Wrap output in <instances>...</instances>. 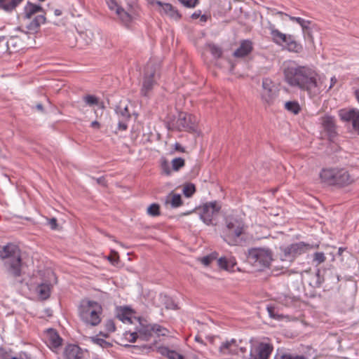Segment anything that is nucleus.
I'll use <instances>...</instances> for the list:
<instances>
[{
    "instance_id": "obj_30",
    "label": "nucleus",
    "mask_w": 359,
    "mask_h": 359,
    "mask_svg": "<svg viewBox=\"0 0 359 359\" xmlns=\"http://www.w3.org/2000/svg\"><path fill=\"white\" fill-rule=\"evenodd\" d=\"M285 15L287 16L291 21L295 22L297 24H299L303 30L309 29L311 21L305 20L300 17H294L287 14H285Z\"/></svg>"
},
{
    "instance_id": "obj_10",
    "label": "nucleus",
    "mask_w": 359,
    "mask_h": 359,
    "mask_svg": "<svg viewBox=\"0 0 359 359\" xmlns=\"http://www.w3.org/2000/svg\"><path fill=\"white\" fill-rule=\"evenodd\" d=\"M220 207L216 201L205 203L198 209L200 219L206 225L213 224V219L218 214Z\"/></svg>"
},
{
    "instance_id": "obj_53",
    "label": "nucleus",
    "mask_w": 359,
    "mask_h": 359,
    "mask_svg": "<svg viewBox=\"0 0 359 359\" xmlns=\"http://www.w3.org/2000/svg\"><path fill=\"white\" fill-rule=\"evenodd\" d=\"M11 359H30V357L25 352H20L17 356H13Z\"/></svg>"
},
{
    "instance_id": "obj_27",
    "label": "nucleus",
    "mask_w": 359,
    "mask_h": 359,
    "mask_svg": "<svg viewBox=\"0 0 359 359\" xmlns=\"http://www.w3.org/2000/svg\"><path fill=\"white\" fill-rule=\"evenodd\" d=\"M322 125L323 128L329 133H332L335 130V124L334 118L330 116H327L323 118Z\"/></svg>"
},
{
    "instance_id": "obj_3",
    "label": "nucleus",
    "mask_w": 359,
    "mask_h": 359,
    "mask_svg": "<svg viewBox=\"0 0 359 359\" xmlns=\"http://www.w3.org/2000/svg\"><path fill=\"white\" fill-rule=\"evenodd\" d=\"M0 257L4 260V265L9 275L15 278L20 276L22 260L17 246L14 245L0 246Z\"/></svg>"
},
{
    "instance_id": "obj_37",
    "label": "nucleus",
    "mask_w": 359,
    "mask_h": 359,
    "mask_svg": "<svg viewBox=\"0 0 359 359\" xmlns=\"http://www.w3.org/2000/svg\"><path fill=\"white\" fill-rule=\"evenodd\" d=\"M208 47L212 55L215 58H219L222 56V50L219 46L212 43L209 44Z\"/></svg>"
},
{
    "instance_id": "obj_20",
    "label": "nucleus",
    "mask_w": 359,
    "mask_h": 359,
    "mask_svg": "<svg viewBox=\"0 0 359 359\" xmlns=\"http://www.w3.org/2000/svg\"><path fill=\"white\" fill-rule=\"evenodd\" d=\"M157 352L163 356L169 359H184V356L175 350H171L167 346H161L158 347Z\"/></svg>"
},
{
    "instance_id": "obj_11",
    "label": "nucleus",
    "mask_w": 359,
    "mask_h": 359,
    "mask_svg": "<svg viewBox=\"0 0 359 359\" xmlns=\"http://www.w3.org/2000/svg\"><path fill=\"white\" fill-rule=\"evenodd\" d=\"M341 120L351 124L352 129L359 134V109L356 108H344L338 111Z\"/></svg>"
},
{
    "instance_id": "obj_61",
    "label": "nucleus",
    "mask_w": 359,
    "mask_h": 359,
    "mask_svg": "<svg viewBox=\"0 0 359 359\" xmlns=\"http://www.w3.org/2000/svg\"><path fill=\"white\" fill-rule=\"evenodd\" d=\"M54 15H55V16H60V15H62V11H61L60 9H58V8L55 9V10H54Z\"/></svg>"
},
{
    "instance_id": "obj_46",
    "label": "nucleus",
    "mask_w": 359,
    "mask_h": 359,
    "mask_svg": "<svg viewBox=\"0 0 359 359\" xmlns=\"http://www.w3.org/2000/svg\"><path fill=\"white\" fill-rule=\"evenodd\" d=\"M125 337L126 339L131 343H134L136 341L137 339H140L137 332H126L125 333Z\"/></svg>"
},
{
    "instance_id": "obj_35",
    "label": "nucleus",
    "mask_w": 359,
    "mask_h": 359,
    "mask_svg": "<svg viewBox=\"0 0 359 359\" xmlns=\"http://www.w3.org/2000/svg\"><path fill=\"white\" fill-rule=\"evenodd\" d=\"M162 302L168 309L177 310L178 309L177 304L170 297L164 295L162 297Z\"/></svg>"
},
{
    "instance_id": "obj_17",
    "label": "nucleus",
    "mask_w": 359,
    "mask_h": 359,
    "mask_svg": "<svg viewBox=\"0 0 359 359\" xmlns=\"http://www.w3.org/2000/svg\"><path fill=\"white\" fill-rule=\"evenodd\" d=\"M285 45L286 48L290 52L297 53L301 49V46L294 40L290 34H284L282 36L281 45Z\"/></svg>"
},
{
    "instance_id": "obj_24",
    "label": "nucleus",
    "mask_w": 359,
    "mask_h": 359,
    "mask_svg": "<svg viewBox=\"0 0 359 359\" xmlns=\"http://www.w3.org/2000/svg\"><path fill=\"white\" fill-rule=\"evenodd\" d=\"M165 203L170 204L172 208H178L182 204L181 195L171 192L166 196Z\"/></svg>"
},
{
    "instance_id": "obj_12",
    "label": "nucleus",
    "mask_w": 359,
    "mask_h": 359,
    "mask_svg": "<svg viewBox=\"0 0 359 359\" xmlns=\"http://www.w3.org/2000/svg\"><path fill=\"white\" fill-rule=\"evenodd\" d=\"M273 350V346L269 343H253L250 346V359H269Z\"/></svg>"
},
{
    "instance_id": "obj_41",
    "label": "nucleus",
    "mask_w": 359,
    "mask_h": 359,
    "mask_svg": "<svg viewBox=\"0 0 359 359\" xmlns=\"http://www.w3.org/2000/svg\"><path fill=\"white\" fill-rule=\"evenodd\" d=\"M195 191V186L191 183L186 184L183 188V194L187 198L191 197L194 194Z\"/></svg>"
},
{
    "instance_id": "obj_2",
    "label": "nucleus",
    "mask_w": 359,
    "mask_h": 359,
    "mask_svg": "<svg viewBox=\"0 0 359 359\" xmlns=\"http://www.w3.org/2000/svg\"><path fill=\"white\" fill-rule=\"evenodd\" d=\"M244 222L236 217H227L221 236L230 245H238L243 241Z\"/></svg>"
},
{
    "instance_id": "obj_62",
    "label": "nucleus",
    "mask_w": 359,
    "mask_h": 359,
    "mask_svg": "<svg viewBox=\"0 0 359 359\" xmlns=\"http://www.w3.org/2000/svg\"><path fill=\"white\" fill-rule=\"evenodd\" d=\"M97 182L100 184H104V178L103 177L97 178Z\"/></svg>"
},
{
    "instance_id": "obj_7",
    "label": "nucleus",
    "mask_w": 359,
    "mask_h": 359,
    "mask_svg": "<svg viewBox=\"0 0 359 359\" xmlns=\"http://www.w3.org/2000/svg\"><path fill=\"white\" fill-rule=\"evenodd\" d=\"M312 248V245L302 241L282 246L280 248V259L291 262L297 257L307 252Z\"/></svg>"
},
{
    "instance_id": "obj_44",
    "label": "nucleus",
    "mask_w": 359,
    "mask_h": 359,
    "mask_svg": "<svg viewBox=\"0 0 359 359\" xmlns=\"http://www.w3.org/2000/svg\"><path fill=\"white\" fill-rule=\"evenodd\" d=\"M184 6L193 8L198 4V0H178Z\"/></svg>"
},
{
    "instance_id": "obj_64",
    "label": "nucleus",
    "mask_w": 359,
    "mask_h": 359,
    "mask_svg": "<svg viewBox=\"0 0 359 359\" xmlns=\"http://www.w3.org/2000/svg\"><path fill=\"white\" fill-rule=\"evenodd\" d=\"M200 20L201 22H205L208 20V17L205 15H201Z\"/></svg>"
},
{
    "instance_id": "obj_50",
    "label": "nucleus",
    "mask_w": 359,
    "mask_h": 359,
    "mask_svg": "<svg viewBox=\"0 0 359 359\" xmlns=\"http://www.w3.org/2000/svg\"><path fill=\"white\" fill-rule=\"evenodd\" d=\"M161 168L163 172L167 175H169L171 173V170L169 163L166 161H163L161 163Z\"/></svg>"
},
{
    "instance_id": "obj_23",
    "label": "nucleus",
    "mask_w": 359,
    "mask_h": 359,
    "mask_svg": "<svg viewBox=\"0 0 359 359\" xmlns=\"http://www.w3.org/2000/svg\"><path fill=\"white\" fill-rule=\"evenodd\" d=\"M177 125L184 130H189L194 128V125L191 121V115L187 114H181L177 120Z\"/></svg>"
},
{
    "instance_id": "obj_32",
    "label": "nucleus",
    "mask_w": 359,
    "mask_h": 359,
    "mask_svg": "<svg viewBox=\"0 0 359 359\" xmlns=\"http://www.w3.org/2000/svg\"><path fill=\"white\" fill-rule=\"evenodd\" d=\"M118 318L124 323L131 324V313L128 309H121L117 314Z\"/></svg>"
},
{
    "instance_id": "obj_63",
    "label": "nucleus",
    "mask_w": 359,
    "mask_h": 359,
    "mask_svg": "<svg viewBox=\"0 0 359 359\" xmlns=\"http://www.w3.org/2000/svg\"><path fill=\"white\" fill-rule=\"evenodd\" d=\"M97 335H99V337H102L103 339L104 338H107L109 336L108 332L107 333H104V332H100Z\"/></svg>"
},
{
    "instance_id": "obj_9",
    "label": "nucleus",
    "mask_w": 359,
    "mask_h": 359,
    "mask_svg": "<svg viewBox=\"0 0 359 359\" xmlns=\"http://www.w3.org/2000/svg\"><path fill=\"white\" fill-rule=\"evenodd\" d=\"M279 91L273 82L269 78L262 80L260 97L262 101L270 106L275 103L278 99Z\"/></svg>"
},
{
    "instance_id": "obj_13",
    "label": "nucleus",
    "mask_w": 359,
    "mask_h": 359,
    "mask_svg": "<svg viewBox=\"0 0 359 359\" xmlns=\"http://www.w3.org/2000/svg\"><path fill=\"white\" fill-rule=\"evenodd\" d=\"M154 4L161 8L160 13L161 15H167L176 20L181 18V14L172 4L169 3H163L159 0L154 1Z\"/></svg>"
},
{
    "instance_id": "obj_59",
    "label": "nucleus",
    "mask_w": 359,
    "mask_h": 359,
    "mask_svg": "<svg viewBox=\"0 0 359 359\" xmlns=\"http://www.w3.org/2000/svg\"><path fill=\"white\" fill-rule=\"evenodd\" d=\"M337 80L334 76L332 77L330 79V85L328 88V90L331 89L334 86V85L337 83Z\"/></svg>"
},
{
    "instance_id": "obj_14",
    "label": "nucleus",
    "mask_w": 359,
    "mask_h": 359,
    "mask_svg": "<svg viewBox=\"0 0 359 359\" xmlns=\"http://www.w3.org/2000/svg\"><path fill=\"white\" fill-rule=\"evenodd\" d=\"M87 355L86 351L74 344L67 345L64 351L65 359H87Z\"/></svg>"
},
{
    "instance_id": "obj_39",
    "label": "nucleus",
    "mask_w": 359,
    "mask_h": 359,
    "mask_svg": "<svg viewBox=\"0 0 359 359\" xmlns=\"http://www.w3.org/2000/svg\"><path fill=\"white\" fill-rule=\"evenodd\" d=\"M147 214L152 217L160 215V207L157 203L151 204L147 208Z\"/></svg>"
},
{
    "instance_id": "obj_4",
    "label": "nucleus",
    "mask_w": 359,
    "mask_h": 359,
    "mask_svg": "<svg viewBox=\"0 0 359 359\" xmlns=\"http://www.w3.org/2000/svg\"><path fill=\"white\" fill-rule=\"evenodd\" d=\"M319 177L321 182L330 186L344 187L352 182L348 171L338 167L323 168Z\"/></svg>"
},
{
    "instance_id": "obj_51",
    "label": "nucleus",
    "mask_w": 359,
    "mask_h": 359,
    "mask_svg": "<svg viewBox=\"0 0 359 359\" xmlns=\"http://www.w3.org/2000/svg\"><path fill=\"white\" fill-rule=\"evenodd\" d=\"M107 4H108L109 9L111 11H115L116 13V11L118 8H121L117 4V3L115 0H109L107 2Z\"/></svg>"
},
{
    "instance_id": "obj_19",
    "label": "nucleus",
    "mask_w": 359,
    "mask_h": 359,
    "mask_svg": "<svg viewBox=\"0 0 359 359\" xmlns=\"http://www.w3.org/2000/svg\"><path fill=\"white\" fill-rule=\"evenodd\" d=\"M62 339L59 334L52 329L48 332L46 344L50 348H57L62 345Z\"/></svg>"
},
{
    "instance_id": "obj_26",
    "label": "nucleus",
    "mask_w": 359,
    "mask_h": 359,
    "mask_svg": "<svg viewBox=\"0 0 359 359\" xmlns=\"http://www.w3.org/2000/svg\"><path fill=\"white\" fill-rule=\"evenodd\" d=\"M36 291L40 299H46L50 294V285L43 283H41L37 286Z\"/></svg>"
},
{
    "instance_id": "obj_34",
    "label": "nucleus",
    "mask_w": 359,
    "mask_h": 359,
    "mask_svg": "<svg viewBox=\"0 0 359 359\" xmlns=\"http://www.w3.org/2000/svg\"><path fill=\"white\" fill-rule=\"evenodd\" d=\"M91 341L102 347V348H109L112 346L111 343L107 341L104 339L99 337V335L91 337Z\"/></svg>"
},
{
    "instance_id": "obj_15",
    "label": "nucleus",
    "mask_w": 359,
    "mask_h": 359,
    "mask_svg": "<svg viewBox=\"0 0 359 359\" xmlns=\"http://www.w3.org/2000/svg\"><path fill=\"white\" fill-rule=\"evenodd\" d=\"M238 343L232 339L222 344L219 351L224 355H238Z\"/></svg>"
},
{
    "instance_id": "obj_36",
    "label": "nucleus",
    "mask_w": 359,
    "mask_h": 359,
    "mask_svg": "<svg viewBox=\"0 0 359 359\" xmlns=\"http://www.w3.org/2000/svg\"><path fill=\"white\" fill-rule=\"evenodd\" d=\"M80 39L85 41L86 44L90 43L94 38V34L91 30H86L80 33L79 34Z\"/></svg>"
},
{
    "instance_id": "obj_48",
    "label": "nucleus",
    "mask_w": 359,
    "mask_h": 359,
    "mask_svg": "<svg viewBox=\"0 0 359 359\" xmlns=\"http://www.w3.org/2000/svg\"><path fill=\"white\" fill-rule=\"evenodd\" d=\"M104 327L108 333L114 332L116 330V327L112 320H108L104 324Z\"/></svg>"
},
{
    "instance_id": "obj_6",
    "label": "nucleus",
    "mask_w": 359,
    "mask_h": 359,
    "mask_svg": "<svg viewBox=\"0 0 359 359\" xmlns=\"http://www.w3.org/2000/svg\"><path fill=\"white\" fill-rule=\"evenodd\" d=\"M159 78V65L149 62L145 68L142 79L141 95L149 97L154 87L157 84Z\"/></svg>"
},
{
    "instance_id": "obj_49",
    "label": "nucleus",
    "mask_w": 359,
    "mask_h": 359,
    "mask_svg": "<svg viewBox=\"0 0 359 359\" xmlns=\"http://www.w3.org/2000/svg\"><path fill=\"white\" fill-rule=\"evenodd\" d=\"M281 359H306L304 355L285 353L281 355Z\"/></svg>"
},
{
    "instance_id": "obj_42",
    "label": "nucleus",
    "mask_w": 359,
    "mask_h": 359,
    "mask_svg": "<svg viewBox=\"0 0 359 359\" xmlns=\"http://www.w3.org/2000/svg\"><path fill=\"white\" fill-rule=\"evenodd\" d=\"M172 168L175 171L179 170L184 165V160L182 158H175L172 161Z\"/></svg>"
},
{
    "instance_id": "obj_31",
    "label": "nucleus",
    "mask_w": 359,
    "mask_h": 359,
    "mask_svg": "<svg viewBox=\"0 0 359 359\" xmlns=\"http://www.w3.org/2000/svg\"><path fill=\"white\" fill-rule=\"evenodd\" d=\"M285 108L288 111L297 114L301 109L300 105L297 101H288L285 103Z\"/></svg>"
},
{
    "instance_id": "obj_22",
    "label": "nucleus",
    "mask_w": 359,
    "mask_h": 359,
    "mask_svg": "<svg viewBox=\"0 0 359 359\" xmlns=\"http://www.w3.org/2000/svg\"><path fill=\"white\" fill-rule=\"evenodd\" d=\"M43 10V8L40 5L34 4L31 2H27L24 8V15L25 18L30 19L33 15Z\"/></svg>"
},
{
    "instance_id": "obj_60",
    "label": "nucleus",
    "mask_w": 359,
    "mask_h": 359,
    "mask_svg": "<svg viewBox=\"0 0 359 359\" xmlns=\"http://www.w3.org/2000/svg\"><path fill=\"white\" fill-rule=\"evenodd\" d=\"M90 126L92 128L98 129L100 128V125L99 122H97V121H94L91 123Z\"/></svg>"
},
{
    "instance_id": "obj_47",
    "label": "nucleus",
    "mask_w": 359,
    "mask_h": 359,
    "mask_svg": "<svg viewBox=\"0 0 359 359\" xmlns=\"http://www.w3.org/2000/svg\"><path fill=\"white\" fill-rule=\"evenodd\" d=\"M116 113L118 114H121L123 120L128 119L130 118V113L128 110L127 107H125L124 108L118 107L116 109Z\"/></svg>"
},
{
    "instance_id": "obj_57",
    "label": "nucleus",
    "mask_w": 359,
    "mask_h": 359,
    "mask_svg": "<svg viewBox=\"0 0 359 359\" xmlns=\"http://www.w3.org/2000/svg\"><path fill=\"white\" fill-rule=\"evenodd\" d=\"M124 120L119 121L118 122V128L121 130H126L127 128V124L123 121Z\"/></svg>"
},
{
    "instance_id": "obj_52",
    "label": "nucleus",
    "mask_w": 359,
    "mask_h": 359,
    "mask_svg": "<svg viewBox=\"0 0 359 359\" xmlns=\"http://www.w3.org/2000/svg\"><path fill=\"white\" fill-rule=\"evenodd\" d=\"M12 357L4 348L0 347V359H11Z\"/></svg>"
},
{
    "instance_id": "obj_58",
    "label": "nucleus",
    "mask_w": 359,
    "mask_h": 359,
    "mask_svg": "<svg viewBox=\"0 0 359 359\" xmlns=\"http://www.w3.org/2000/svg\"><path fill=\"white\" fill-rule=\"evenodd\" d=\"M201 15V10H198V11H196L192 15H191V18L193 19H197L198 18H200Z\"/></svg>"
},
{
    "instance_id": "obj_40",
    "label": "nucleus",
    "mask_w": 359,
    "mask_h": 359,
    "mask_svg": "<svg viewBox=\"0 0 359 359\" xmlns=\"http://www.w3.org/2000/svg\"><path fill=\"white\" fill-rule=\"evenodd\" d=\"M217 252H214L201 258V262L205 266H208L213 260L217 259Z\"/></svg>"
},
{
    "instance_id": "obj_45",
    "label": "nucleus",
    "mask_w": 359,
    "mask_h": 359,
    "mask_svg": "<svg viewBox=\"0 0 359 359\" xmlns=\"http://www.w3.org/2000/svg\"><path fill=\"white\" fill-rule=\"evenodd\" d=\"M325 261V254L322 252H316L313 254V262L320 264Z\"/></svg>"
},
{
    "instance_id": "obj_33",
    "label": "nucleus",
    "mask_w": 359,
    "mask_h": 359,
    "mask_svg": "<svg viewBox=\"0 0 359 359\" xmlns=\"http://www.w3.org/2000/svg\"><path fill=\"white\" fill-rule=\"evenodd\" d=\"M270 34L272 37L273 41L278 44L281 45V41H282V36L284 34V33H282L278 29L271 27L270 28Z\"/></svg>"
},
{
    "instance_id": "obj_56",
    "label": "nucleus",
    "mask_w": 359,
    "mask_h": 359,
    "mask_svg": "<svg viewBox=\"0 0 359 359\" xmlns=\"http://www.w3.org/2000/svg\"><path fill=\"white\" fill-rule=\"evenodd\" d=\"M247 353V348L238 344V355L244 356V355Z\"/></svg>"
},
{
    "instance_id": "obj_55",
    "label": "nucleus",
    "mask_w": 359,
    "mask_h": 359,
    "mask_svg": "<svg viewBox=\"0 0 359 359\" xmlns=\"http://www.w3.org/2000/svg\"><path fill=\"white\" fill-rule=\"evenodd\" d=\"M48 224L50 225L51 229H55L57 228V219L55 218H51L48 221Z\"/></svg>"
},
{
    "instance_id": "obj_38",
    "label": "nucleus",
    "mask_w": 359,
    "mask_h": 359,
    "mask_svg": "<svg viewBox=\"0 0 359 359\" xmlns=\"http://www.w3.org/2000/svg\"><path fill=\"white\" fill-rule=\"evenodd\" d=\"M151 326H152L153 333L154 332V333L157 334L158 336H166L169 332L166 328L162 327L160 325L153 324V325H151Z\"/></svg>"
},
{
    "instance_id": "obj_8",
    "label": "nucleus",
    "mask_w": 359,
    "mask_h": 359,
    "mask_svg": "<svg viewBox=\"0 0 359 359\" xmlns=\"http://www.w3.org/2000/svg\"><path fill=\"white\" fill-rule=\"evenodd\" d=\"M248 259L259 270L269 266L272 261V252L269 248H253L249 251Z\"/></svg>"
},
{
    "instance_id": "obj_43",
    "label": "nucleus",
    "mask_w": 359,
    "mask_h": 359,
    "mask_svg": "<svg viewBox=\"0 0 359 359\" xmlns=\"http://www.w3.org/2000/svg\"><path fill=\"white\" fill-rule=\"evenodd\" d=\"M83 100L89 106L96 105L98 103L97 97L93 95H87L83 97Z\"/></svg>"
},
{
    "instance_id": "obj_54",
    "label": "nucleus",
    "mask_w": 359,
    "mask_h": 359,
    "mask_svg": "<svg viewBox=\"0 0 359 359\" xmlns=\"http://www.w3.org/2000/svg\"><path fill=\"white\" fill-rule=\"evenodd\" d=\"M267 311H268L269 315L271 318H274V319L279 318V316L274 313V309L273 307L268 306Z\"/></svg>"
},
{
    "instance_id": "obj_5",
    "label": "nucleus",
    "mask_w": 359,
    "mask_h": 359,
    "mask_svg": "<svg viewBox=\"0 0 359 359\" xmlns=\"http://www.w3.org/2000/svg\"><path fill=\"white\" fill-rule=\"evenodd\" d=\"M101 305L95 301H82L79 308L81 320L86 325L96 326L101 322Z\"/></svg>"
},
{
    "instance_id": "obj_21",
    "label": "nucleus",
    "mask_w": 359,
    "mask_h": 359,
    "mask_svg": "<svg viewBox=\"0 0 359 359\" xmlns=\"http://www.w3.org/2000/svg\"><path fill=\"white\" fill-rule=\"evenodd\" d=\"M139 337L143 341H149L152 336L151 325H142L140 323V327L137 329Z\"/></svg>"
},
{
    "instance_id": "obj_29",
    "label": "nucleus",
    "mask_w": 359,
    "mask_h": 359,
    "mask_svg": "<svg viewBox=\"0 0 359 359\" xmlns=\"http://www.w3.org/2000/svg\"><path fill=\"white\" fill-rule=\"evenodd\" d=\"M46 22V17L43 15H36L34 20L29 24L27 28L29 30L36 31L40 25Z\"/></svg>"
},
{
    "instance_id": "obj_25",
    "label": "nucleus",
    "mask_w": 359,
    "mask_h": 359,
    "mask_svg": "<svg viewBox=\"0 0 359 359\" xmlns=\"http://www.w3.org/2000/svg\"><path fill=\"white\" fill-rule=\"evenodd\" d=\"M23 0H0V8L6 12H11Z\"/></svg>"
},
{
    "instance_id": "obj_16",
    "label": "nucleus",
    "mask_w": 359,
    "mask_h": 359,
    "mask_svg": "<svg viewBox=\"0 0 359 359\" xmlns=\"http://www.w3.org/2000/svg\"><path fill=\"white\" fill-rule=\"evenodd\" d=\"M253 49L252 43L250 40H243L239 47L233 52L236 57H244L249 55Z\"/></svg>"
},
{
    "instance_id": "obj_28",
    "label": "nucleus",
    "mask_w": 359,
    "mask_h": 359,
    "mask_svg": "<svg viewBox=\"0 0 359 359\" xmlns=\"http://www.w3.org/2000/svg\"><path fill=\"white\" fill-rule=\"evenodd\" d=\"M116 14L121 21L126 25H128L133 20V17L131 13L126 11L123 8H118Z\"/></svg>"
},
{
    "instance_id": "obj_1",
    "label": "nucleus",
    "mask_w": 359,
    "mask_h": 359,
    "mask_svg": "<svg viewBox=\"0 0 359 359\" xmlns=\"http://www.w3.org/2000/svg\"><path fill=\"white\" fill-rule=\"evenodd\" d=\"M283 76L290 88L306 92L310 97L321 93L322 82L317 72L311 66L290 61L284 66Z\"/></svg>"
},
{
    "instance_id": "obj_18",
    "label": "nucleus",
    "mask_w": 359,
    "mask_h": 359,
    "mask_svg": "<svg viewBox=\"0 0 359 359\" xmlns=\"http://www.w3.org/2000/svg\"><path fill=\"white\" fill-rule=\"evenodd\" d=\"M217 264L219 268L227 271H234L236 266V262L233 257H221L217 259Z\"/></svg>"
}]
</instances>
